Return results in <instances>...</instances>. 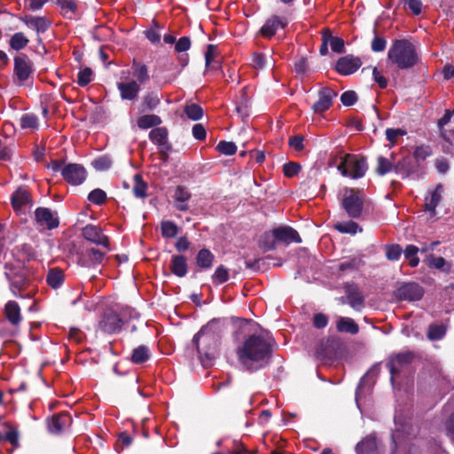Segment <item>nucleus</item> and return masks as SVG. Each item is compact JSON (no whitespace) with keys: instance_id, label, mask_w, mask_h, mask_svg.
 Masks as SVG:
<instances>
[{"instance_id":"f257e3e1","label":"nucleus","mask_w":454,"mask_h":454,"mask_svg":"<svg viewBox=\"0 0 454 454\" xmlns=\"http://www.w3.org/2000/svg\"><path fill=\"white\" fill-rule=\"evenodd\" d=\"M240 364L248 371H255L268 364L271 348L268 340L259 334L246 338L236 350Z\"/></svg>"},{"instance_id":"f03ea898","label":"nucleus","mask_w":454,"mask_h":454,"mask_svg":"<svg viewBox=\"0 0 454 454\" xmlns=\"http://www.w3.org/2000/svg\"><path fill=\"white\" fill-rule=\"evenodd\" d=\"M388 61L399 69H409L419 62V56L413 43L408 40H395L387 52Z\"/></svg>"},{"instance_id":"7ed1b4c3","label":"nucleus","mask_w":454,"mask_h":454,"mask_svg":"<svg viewBox=\"0 0 454 454\" xmlns=\"http://www.w3.org/2000/svg\"><path fill=\"white\" fill-rule=\"evenodd\" d=\"M293 242L301 243L299 233L289 226H281L265 232L261 239V246L267 250L275 248L278 243L289 245Z\"/></svg>"},{"instance_id":"20e7f679","label":"nucleus","mask_w":454,"mask_h":454,"mask_svg":"<svg viewBox=\"0 0 454 454\" xmlns=\"http://www.w3.org/2000/svg\"><path fill=\"white\" fill-rule=\"evenodd\" d=\"M337 168L342 176L358 179L365 175L368 166L363 156L348 153L341 158Z\"/></svg>"},{"instance_id":"39448f33","label":"nucleus","mask_w":454,"mask_h":454,"mask_svg":"<svg viewBox=\"0 0 454 454\" xmlns=\"http://www.w3.org/2000/svg\"><path fill=\"white\" fill-rule=\"evenodd\" d=\"M342 196V207L348 216L358 218L363 210L364 193L359 190L345 188Z\"/></svg>"},{"instance_id":"423d86ee","label":"nucleus","mask_w":454,"mask_h":454,"mask_svg":"<svg viewBox=\"0 0 454 454\" xmlns=\"http://www.w3.org/2000/svg\"><path fill=\"white\" fill-rule=\"evenodd\" d=\"M193 343L196 345L200 354L211 358L218 346V338L215 333L207 328H202L193 337Z\"/></svg>"},{"instance_id":"0eeeda50","label":"nucleus","mask_w":454,"mask_h":454,"mask_svg":"<svg viewBox=\"0 0 454 454\" xmlns=\"http://www.w3.org/2000/svg\"><path fill=\"white\" fill-rule=\"evenodd\" d=\"M13 61V79L15 83L20 86L27 84L34 73L33 62L23 54L16 56Z\"/></svg>"},{"instance_id":"6e6552de","label":"nucleus","mask_w":454,"mask_h":454,"mask_svg":"<svg viewBox=\"0 0 454 454\" xmlns=\"http://www.w3.org/2000/svg\"><path fill=\"white\" fill-rule=\"evenodd\" d=\"M82 235L87 241L100 246L106 251L111 250L109 238L99 226L88 224L82 230Z\"/></svg>"},{"instance_id":"1a4fd4ad","label":"nucleus","mask_w":454,"mask_h":454,"mask_svg":"<svg viewBox=\"0 0 454 454\" xmlns=\"http://www.w3.org/2000/svg\"><path fill=\"white\" fill-rule=\"evenodd\" d=\"M106 252L98 248L82 246L78 252V262L83 267H93L102 262Z\"/></svg>"},{"instance_id":"9d476101","label":"nucleus","mask_w":454,"mask_h":454,"mask_svg":"<svg viewBox=\"0 0 454 454\" xmlns=\"http://www.w3.org/2000/svg\"><path fill=\"white\" fill-rule=\"evenodd\" d=\"M62 176L69 184L79 185L86 180L87 171L81 164L68 163L63 167Z\"/></svg>"},{"instance_id":"9b49d317","label":"nucleus","mask_w":454,"mask_h":454,"mask_svg":"<svg viewBox=\"0 0 454 454\" xmlns=\"http://www.w3.org/2000/svg\"><path fill=\"white\" fill-rule=\"evenodd\" d=\"M423 294V288L419 284L405 283L397 288L395 296L399 300L413 301L420 300Z\"/></svg>"},{"instance_id":"f8f14e48","label":"nucleus","mask_w":454,"mask_h":454,"mask_svg":"<svg viewBox=\"0 0 454 454\" xmlns=\"http://www.w3.org/2000/svg\"><path fill=\"white\" fill-rule=\"evenodd\" d=\"M7 278L10 280V288L12 293L17 297H23L21 292L28 288L30 285L29 279L26 276L25 270L19 272H9L6 273Z\"/></svg>"},{"instance_id":"ddd939ff","label":"nucleus","mask_w":454,"mask_h":454,"mask_svg":"<svg viewBox=\"0 0 454 454\" xmlns=\"http://www.w3.org/2000/svg\"><path fill=\"white\" fill-rule=\"evenodd\" d=\"M288 24L286 17L273 15L261 27L260 33L265 38H271L279 29H284Z\"/></svg>"},{"instance_id":"4468645a","label":"nucleus","mask_w":454,"mask_h":454,"mask_svg":"<svg viewBox=\"0 0 454 454\" xmlns=\"http://www.w3.org/2000/svg\"><path fill=\"white\" fill-rule=\"evenodd\" d=\"M362 65L359 58L347 55L338 59L335 69L342 75H348L355 73Z\"/></svg>"},{"instance_id":"2eb2a0df","label":"nucleus","mask_w":454,"mask_h":454,"mask_svg":"<svg viewBox=\"0 0 454 454\" xmlns=\"http://www.w3.org/2000/svg\"><path fill=\"white\" fill-rule=\"evenodd\" d=\"M337 93L330 88H323L318 94L317 101L313 105L312 109L316 114H323L333 105V99Z\"/></svg>"},{"instance_id":"dca6fc26","label":"nucleus","mask_w":454,"mask_h":454,"mask_svg":"<svg viewBox=\"0 0 454 454\" xmlns=\"http://www.w3.org/2000/svg\"><path fill=\"white\" fill-rule=\"evenodd\" d=\"M122 325V321L119 316L113 312L105 313L103 319L98 324V328L106 333H114L118 332Z\"/></svg>"},{"instance_id":"f3484780","label":"nucleus","mask_w":454,"mask_h":454,"mask_svg":"<svg viewBox=\"0 0 454 454\" xmlns=\"http://www.w3.org/2000/svg\"><path fill=\"white\" fill-rule=\"evenodd\" d=\"M35 216L37 223L49 230L57 228L59 224L57 215L46 207H38Z\"/></svg>"},{"instance_id":"a211bd4d","label":"nucleus","mask_w":454,"mask_h":454,"mask_svg":"<svg viewBox=\"0 0 454 454\" xmlns=\"http://www.w3.org/2000/svg\"><path fill=\"white\" fill-rule=\"evenodd\" d=\"M12 205L16 212H25L31 207V196L27 190L19 188L12 196Z\"/></svg>"},{"instance_id":"6ab92c4d","label":"nucleus","mask_w":454,"mask_h":454,"mask_svg":"<svg viewBox=\"0 0 454 454\" xmlns=\"http://www.w3.org/2000/svg\"><path fill=\"white\" fill-rule=\"evenodd\" d=\"M120 96L123 100H135L141 90V84L136 81L121 82L117 83Z\"/></svg>"},{"instance_id":"aec40b11","label":"nucleus","mask_w":454,"mask_h":454,"mask_svg":"<svg viewBox=\"0 0 454 454\" xmlns=\"http://www.w3.org/2000/svg\"><path fill=\"white\" fill-rule=\"evenodd\" d=\"M412 359L413 354L411 352L400 353L393 356L387 364L392 379L400 372L403 366L411 363Z\"/></svg>"},{"instance_id":"412c9836","label":"nucleus","mask_w":454,"mask_h":454,"mask_svg":"<svg viewBox=\"0 0 454 454\" xmlns=\"http://www.w3.org/2000/svg\"><path fill=\"white\" fill-rule=\"evenodd\" d=\"M192 197L191 192L184 186L178 185L174 192V205L179 211H187L189 209L188 202Z\"/></svg>"},{"instance_id":"4be33fe9","label":"nucleus","mask_w":454,"mask_h":454,"mask_svg":"<svg viewBox=\"0 0 454 454\" xmlns=\"http://www.w3.org/2000/svg\"><path fill=\"white\" fill-rule=\"evenodd\" d=\"M443 187L439 184L425 199V209L430 212L431 216L435 215V208L442 200Z\"/></svg>"},{"instance_id":"5701e85b","label":"nucleus","mask_w":454,"mask_h":454,"mask_svg":"<svg viewBox=\"0 0 454 454\" xmlns=\"http://www.w3.org/2000/svg\"><path fill=\"white\" fill-rule=\"evenodd\" d=\"M72 423V418L68 413H59L52 417L49 428L53 433H60L67 429Z\"/></svg>"},{"instance_id":"b1692460","label":"nucleus","mask_w":454,"mask_h":454,"mask_svg":"<svg viewBox=\"0 0 454 454\" xmlns=\"http://www.w3.org/2000/svg\"><path fill=\"white\" fill-rule=\"evenodd\" d=\"M357 454H380L377 440L374 436L369 435L356 444Z\"/></svg>"},{"instance_id":"393cba45","label":"nucleus","mask_w":454,"mask_h":454,"mask_svg":"<svg viewBox=\"0 0 454 454\" xmlns=\"http://www.w3.org/2000/svg\"><path fill=\"white\" fill-rule=\"evenodd\" d=\"M22 21L31 28H34L37 34L44 33L51 26V22L44 17L26 16Z\"/></svg>"},{"instance_id":"a878e982","label":"nucleus","mask_w":454,"mask_h":454,"mask_svg":"<svg viewBox=\"0 0 454 454\" xmlns=\"http://www.w3.org/2000/svg\"><path fill=\"white\" fill-rule=\"evenodd\" d=\"M4 315L12 325H18L22 317L19 304L14 301H9L4 306Z\"/></svg>"},{"instance_id":"bb28decb","label":"nucleus","mask_w":454,"mask_h":454,"mask_svg":"<svg viewBox=\"0 0 454 454\" xmlns=\"http://www.w3.org/2000/svg\"><path fill=\"white\" fill-rule=\"evenodd\" d=\"M149 138L151 141L162 149H169V145L168 144V130L164 127L154 128L149 133Z\"/></svg>"},{"instance_id":"cd10ccee","label":"nucleus","mask_w":454,"mask_h":454,"mask_svg":"<svg viewBox=\"0 0 454 454\" xmlns=\"http://www.w3.org/2000/svg\"><path fill=\"white\" fill-rule=\"evenodd\" d=\"M133 77L140 84H145L150 79L148 67L145 64L134 60L131 66Z\"/></svg>"},{"instance_id":"c85d7f7f","label":"nucleus","mask_w":454,"mask_h":454,"mask_svg":"<svg viewBox=\"0 0 454 454\" xmlns=\"http://www.w3.org/2000/svg\"><path fill=\"white\" fill-rule=\"evenodd\" d=\"M425 262L429 268L441 270L445 273H450L451 270L450 262H447L443 257L435 256L433 254H430L426 257Z\"/></svg>"},{"instance_id":"c756f323","label":"nucleus","mask_w":454,"mask_h":454,"mask_svg":"<svg viewBox=\"0 0 454 454\" xmlns=\"http://www.w3.org/2000/svg\"><path fill=\"white\" fill-rule=\"evenodd\" d=\"M336 327L338 332L350 334H356L359 331L358 325L350 317H340Z\"/></svg>"},{"instance_id":"7c9ffc66","label":"nucleus","mask_w":454,"mask_h":454,"mask_svg":"<svg viewBox=\"0 0 454 454\" xmlns=\"http://www.w3.org/2000/svg\"><path fill=\"white\" fill-rule=\"evenodd\" d=\"M171 271L177 277H184L187 272L186 259L183 255H175L171 260Z\"/></svg>"},{"instance_id":"2f4dec72","label":"nucleus","mask_w":454,"mask_h":454,"mask_svg":"<svg viewBox=\"0 0 454 454\" xmlns=\"http://www.w3.org/2000/svg\"><path fill=\"white\" fill-rule=\"evenodd\" d=\"M58 5L60 7L61 13L67 19H72L77 9L74 0H58Z\"/></svg>"},{"instance_id":"473e14b6","label":"nucleus","mask_w":454,"mask_h":454,"mask_svg":"<svg viewBox=\"0 0 454 454\" xmlns=\"http://www.w3.org/2000/svg\"><path fill=\"white\" fill-rule=\"evenodd\" d=\"M150 357V350L148 347L145 345L138 346L136 348L131 355V361L134 364H143L146 362Z\"/></svg>"},{"instance_id":"72a5a7b5","label":"nucleus","mask_w":454,"mask_h":454,"mask_svg":"<svg viewBox=\"0 0 454 454\" xmlns=\"http://www.w3.org/2000/svg\"><path fill=\"white\" fill-rule=\"evenodd\" d=\"M334 229L340 233H348L352 235L362 231V228L353 221L337 223L334 224Z\"/></svg>"},{"instance_id":"f704fd0d","label":"nucleus","mask_w":454,"mask_h":454,"mask_svg":"<svg viewBox=\"0 0 454 454\" xmlns=\"http://www.w3.org/2000/svg\"><path fill=\"white\" fill-rule=\"evenodd\" d=\"M161 123V120L158 115L155 114H145L138 118L137 126L140 129H149L152 127H155Z\"/></svg>"},{"instance_id":"c9c22d12","label":"nucleus","mask_w":454,"mask_h":454,"mask_svg":"<svg viewBox=\"0 0 454 454\" xmlns=\"http://www.w3.org/2000/svg\"><path fill=\"white\" fill-rule=\"evenodd\" d=\"M197 264L200 268L209 269L214 261L213 254L207 249H201L197 254Z\"/></svg>"},{"instance_id":"e433bc0d","label":"nucleus","mask_w":454,"mask_h":454,"mask_svg":"<svg viewBox=\"0 0 454 454\" xmlns=\"http://www.w3.org/2000/svg\"><path fill=\"white\" fill-rule=\"evenodd\" d=\"M28 42L29 40L22 32H17L12 35L9 44L12 49L20 51L24 49L27 45Z\"/></svg>"},{"instance_id":"4c0bfd02","label":"nucleus","mask_w":454,"mask_h":454,"mask_svg":"<svg viewBox=\"0 0 454 454\" xmlns=\"http://www.w3.org/2000/svg\"><path fill=\"white\" fill-rule=\"evenodd\" d=\"M64 281L63 271L59 269H52L47 276V283L53 288H58Z\"/></svg>"},{"instance_id":"58836bf2","label":"nucleus","mask_w":454,"mask_h":454,"mask_svg":"<svg viewBox=\"0 0 454 454\" xmlns=\"http://www.w3.org/2000/svg\"><path fill=\"white\" fill-rule=\"evenodd\" d=\"M133 193L137 198H145L146 196L147 184L144 182L139 174L134 176Z\"/></svg>"},{"instance_id":"ea45409f","label":"nucleus","mask_w":454,"mask_h":454,"mask_svg":"<svg viewBox=\"0 0 454 454\" xmlns=\"http://www.w3.org/2000/svg\"><path fill=\"white\" fill-rule=\"evenodd\" d=\"M419 248L414 245H408L404 251V257L409 261V264L411 267L415 268L419 263V258L418 257V253Z\"/></svg>"},{"instance_id":"a19ab883","label":"nucleus","mask_w":454,"mask_h":454,"mask_svg":"<svg viewBox=\"0 0 454 454\" xmlns=\"http://www.w3.org/2000/svg\"><path fill=\"white\" fill-rule=\"evenodd\" d=\"M377 162L376 172L380 176H384L395 168L393 162L383 156H380Z\"/></svg>"},{"instance_id":"79ce46f5","label":"nucleus","mask_w":454,"mask_h":454,"mask_svg":"<svg viewBox=\"0 0 454 454\" xmlns=\"http://www.w3.org/2000/svg\"><path fill=\"white\" fill-rule=\"evenodd\" d=\"M161 234L164 238H174L177 235L178 227L171 221H164L160 224Z\"/></svg>"},{"instance_id":"37998d69","label":"nucleus","mask_w":454,"mask_h":454,"mask_svg":"<svg viewBox=\"0 0 454 454\" xmlns=\"http://www.w3.org/2000/svg\"><path fill=\"white\" fill-rule=\"evenodd\" d=\"M229 279V270L223 265L218 266L213 276L212 280L214 284L220 285L225 283Z\"/></svg>"},{"instance_id":"c03bdc74","label":"nucleus","mask_w":454,"mask_h":454,"mask_svg":"<svg viewBox=\"0 0 454 454\" xmlns=\"http://www.w3.org/2000/svg\"><path fill=\"white\" fill-rule=\"evenodd\" d=\"M349 305L356 310H360L364 307V298L356 289L348 294Z\"/></svg>"},{"instance_id":"a18cd8bd","label":"nucleus","mask_w":454,"mask_h":454,"mask_svg":"<svg viewBox=\"0 0 454 454\" xmlns=\"http://www.w3.org/2000/svg\"><path fill=\"white\" fill-rule=\"evenodd\" d=\"M184 113L187 117L192 121L200 120L203 115L202 108L196 104H190L184 107Z\"/></svg>"},{"instance_id":"49530a36","label":"nucleus","mask_w":454,"mask_h":454,"mask_svg":"<svg viewBox=\"0 0 454 454\" xmlns=\"http://www.w3.org/2000/svg\"><path fill=\"white\" fill-rule=\"evenodd\" d=\"M446 333V329L442 325H431L428 329L427 337L429 340H435L442 339Z\"/></svg>"},{"instance_id":"de8ad7c7","label":"nucleus","mask_w":454,"mask_h":454,"mask_svg":"<svg viewBox=\"0 0 454 454\" xmlns=\"http://www.w3.org/2000/svg\"><path fill=\"white\" fill-rule=\"evenodd\" d=\"M431 154L432 150L430 146L426 145L416 146L413 152V156L418 162L425 160Z\"/></svg>"},{"instance_id":"09e8293b","label":"nucleus","mask_w":454,"mask_h":454,"mask_svg":"<svg viewBox=\"0 0 454 454\" xmlns=\"http://www.w3.org/2000/svg\"><path fill=\"white\" fill-rule=\"evenodd\" d=\"M247 88H244L242 90V98L240 102L237 103L236 105V112L240 114L242 117L248 115V105L249 101L247 97L246 96L247 93Z\"/></svg>"},{"instance_id":"8fccbe9b","label":"nucleus","mask_w":454,"mask_h":454,"mask_svg":"<svg viewBox=\"0 0 454 454\" xmlns=\"http://www.w3.org/2000/svg\"><path fill=\"white\" fill-rule=\"evenodd\" d=\"M88 200L95 205H102L106 200V193L101 189H95L89 193Z\"/></svg>"},{"instance_id":"3c124183","label":"nucleus","mask_w":454,"mask_h":454,"mask_svg":"<svg viewBox=\"0 0 454 454\" xmlns=\"http://www.w3.org/2000/svg\"><path fill=\"white\" fill-rule=\"evenodd\" d=\"M395 170L403 175V176H408L413 172V168L411 166L410 159H403L402 161H399L395 166Z\"/></svg>"},{"instance_id":"603ef678","label":"nucleus","mask_w":454,"mask_h":454,"mask_svg":"<svg viewBox=\"0 0 454 454\" xmlns=\"http://www.w3.org/2000/svg\"><path fill=\"white\" fill-rule=\"evenodd\" d=\"M216 149L224 155H233L237 152V145L233 142L221 141Z\"/></svg>"},{"instance_id":"864d4df0","label":"nucleus","mask_w":454,"mask_h":454,"mask_svg":"<svg viewBox=\"0 0 454 454\" xmlns=\"http://www.w3.org/2000/svg\"><path fill=\"white\" fill-rule=\"evenodd\" d=\"M403 253L401 246L397 244L388 245L386 247V256L389 261H396Z\"/></svg>"},{"instance_id":"5fc2aeb1","label":"nucleus","mask_w":454,"mask_h":454,"mask_svg":"<svg viewBox=\"0 0 454 454\" xmlns=\"http://www.w3.org/2000/svg\"><path fill=\"white\" fill-rule=\"evenodd\" d=\"M325 32H327L328 42L330 43L332 50L337 53L343 52L344 51V41L340 37L332 36V35L330 34V32L328 30H326Z\"/></svg>"},{"instance_id":"6e6d98bb","label":"nucleus","mask_w":454,"mask_h":454,"mask_svg":"<svg viewBox=\"0 0 454 454\" xmlns=\"http://www.w3.org/2000/svg\"><path fill=\"white\" fill-rule=\"evenodd\" d=\"M20 125L23 129H35L38 126V119L34 114H26L20 119Z\"/></svg>"},{"instance_id":"4d7b16f0","label":"nucleus","mask_w":454,"mask_h":454,"mask_svg":"<svg viewBox=\"0 0 454 454\" xmlns=\"http://www.w3.org/2000/svg\"><path fill=\"white\" fill-rule=\"evenodd\" d=\"M92 80V70L90 67H85L79 71L77 74V82L80 86H86Z\"/></svg>"},{"instance_id":"13d9d810","label":"nucleus","mask_w":454,"mask_h":454,"mask_svg":"<svg viewBox=\"0 0 454 454\" xmlns=\"http://www.w3.org/2000/svg\"><path fill=\"white\" fill-rule=\"evenodd\" d=\"M92 165L97 170L104 171L111 167L112 160L108 156H100L93 160Z\"/></svg>"},{"instance_id":"bf43d9fd","label":"nucleus","mask_w":454,"mask_h":454,"mask_svg":"<svg viewBox=\"0 0 454 454\" xmlns=\"http://www.w3.org/2000/svg\"><path fill=\"white\" fill-rule=\"evenodd\" d=\"M301 168L299 163L290 161L283 166V172L286 177H293L300 172Z\"/></svg>"},{"instance_id":"052dcab7","label":"nucleus","mask_w":454,"mask_h":454,"mask_svg":"<svg viewBox=\"0 0 454 454\" xmlns=\"http://www.w3.org/2000/svg\"><path fill=\"white\" fill-rule=\"evenodd\" d=\"M215 56V49L213 45L209 44L207 46V51L205 54L206 66L207 67H211L212 68H215V69L219 67V63L214 61Z\"/></svg>"},{"instance_id":"680f3d73","label":"nucleus","mask_w":454,"mask_h":454,"mask_svg":"<svg viewBox=\"0 0 454 454\" xmlns=\"http://www.w3.org/2000/svg\"><path fill=\"white\" fill-rule=\"evenodd\" d=\"M406 135V130L403 129H387L386 130L387 139L391 143V145L396 144L399 137Z\"/></svg>"},{"instance_id":"e2e57ef3","label":"nucleus","mask_w":454,"mask_h":454,"mask_svg":"<svg viewBox=\"0 0 454 454\" xmlns=\"http://www.w3.org/2000/svg\"><path fill=\"white\" fill-rule=\"evenodd\" d=\"M4 439L8 441L13 447H19V432L16 427L10 426L5 434Z\"/></svg>"},{"instance_id":"0e129e2a","label":"nucleus","mask_w":454,"mask_h":454,"mask_svg":"<svg viewBox=\"0 0 454 454\" xmlns=\"http://www.w3.org/2000/svg\"><path fill=\"white\" fill-rule=\"evenodd\" d=\"M304 137L302 136H294L288 140V145L296 152H301L304 149L303 145Z\"/></svg>"},{"instance_id":"69168bd1","label":"nucleus","mask_w":454,"mask_h":454,"mask_svg":"<svg viewBox=\"0 0 454 454\" xmlns=\"http://www.w3.org/2000/svg\"><path fill=\"white\" fill-rule=\"evenodd\" d=\"M359 267V261L356 259H350L345 262H342L339 264V270L340 271H346V270H357Z\"/></svg>"},{"instance_id":"338daca9","label":"nucleus","mask_w":454,"mask_h":454,"mask_svg":"<svg viewBox=\"0 0 454 454\" xmlns=\"http://www.w3.org/2000/svg\"><path fill=\"white\" fill-rule=\"evenodd\" d=\"M191 47V41L189 37H181L175 45L176 52L181 53L188 51Z\"/></svg>"},{"instance_id":"774afa93","label":"nucleus","mask_w":454,"mask_h":454,"mask_svg":"<svg viewBox=\"0 0 454 454\" xmlns=\"http://www.w3.org/2000/svg\"><path fill=\"white\" fill-rule=\"evenodd\" d=\"M357 99L356 94L353 90L345 91L341 97L340 101L344 106H352Z\"/></svg>"}]
</instances>
